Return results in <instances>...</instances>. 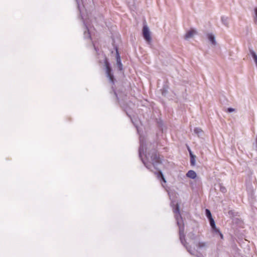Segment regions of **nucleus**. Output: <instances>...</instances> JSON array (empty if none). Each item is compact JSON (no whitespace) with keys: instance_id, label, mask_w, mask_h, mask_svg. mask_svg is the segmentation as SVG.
Listing matches in <instances>:
<instances>
[{"instance_id":"nucleus-1","label":"nucleus","mask_w":257,"mask_h":257,"mask_svg":"<svg viewBox=\"0 0 257 257\" xmlns=\"http://www.w3.org/2000/svg\"><path fill=\"white\" fill-rule=\"evenodd\" d=\"M173 212L175 214V217L176 219L178 225H181L182 222V218L180 214L179 206L178 204H176Z\"/></svg>"},{"instance_id":"nucleus-2","label":"nucleus","mask_w":257,"mask_h":257,"mask_svg":"<svg viewBox=\"0 0 257 257\" xmlns=\"http://www.w3.org/2000/svg\"><path fill=\"white\" fill-rule=\"evenodd\" d=\"M104 64H105V66L106 68V73L107 76L109 78L110 81L112 83H113L114 77H113V74L111 73V69L109 66V62H108V61L106 59H105V60Z\"/></svg>"},{"instance_id":"nucleus-3","label":"nucleus","mask_w":257,"mask_h":257,"mask_svg":"<svg viewBox=\"0 0 257 257\" xmlns=\"http://www.w3.org/2000/svg\"><path fill=\"white\" fill-rule=\"evenodd\" d=\"M143 35L144 39L148 42H150L151 41V37L149 28L147 25H144L143 28Z\"/></svg>"},{"instance_id":"nucleus-4","label":"nucleus","mask_w":257,"mask_h":257,"mask_svg":"<svg viewBox=\"0 0 257 257\" xmlns=\"http://www.w3.org/2000/svg\"><path fill=\"white\" fill-rule=\"evenodd\" d=\"M151 161L152 162V163L153 164L155 163H161V160L159 157V155L158 153L156 151L155 152L153 153L151 156Z\"/></svg>"},{"instance_id":"nucleus-5","label":"nucleus","mask_w":257,"mask_h":257,"mask_svg":"<svg viewBox=\"0 0 257 257\" xmlns=\"http://www.w3.org/2000/svg\"><path fill=\"white\" fill-rule=\"evenodd\" d=\"M196 31L195 30L191 29L188 31L185 35V39H187L192 38L195 34H196Z\"/></svg>"},{"instance_id":"nucleus-6","label":"nucleus","mask_w":257,"mask_h":257,"mask_svg":"<svg viewBox=\"0 0 257 257\" xmlns=\"http://www.w3.org/2000/svg\"><path fill=\"white\" fill-rule=\"evenodd\" d=\"M186 176L191 179L196 178L197 175L196 172L193 170H189L186 174Z\"/></svg>"},{"instance_id":"nucleus-7","label":"nucleus","mask_w":257,"mask_h":257,"mask_svg":"<svg viewBox=\"0 0 257 257\" xmlns=\"http://www.w3.org/2000/svg\"><path fill=\"white\" fill-rule=\"evenodd\" d=\"M190 156V163L192 166L195 165V156L193 155L191 151L189 149Z\"/></svg>"},{"instance_id":"nucleus-8","label":"nucleus","mask_w":257,"mask_h":257,"mask_svg":"<svg viewBox=\"0 0 257 257\" xmlns=\"http://www.w3.org/2000/svg\"><path fill=\"white\" fill-rule=\"evenodd\" d=\"M209 221H210V225L211 226V227L216 231V232H219V230L217 228H216V226H215V222L213 220V219L212 218H210L209 219Z\"/></svg>"},{"instance_id":"nucleus-9","label":"nucleus","mask_w":257,"mask_h":257,"mask_svg":"<svg viewBox=\"0 0 257 257\" xmlns=\"http://www.w3.org/2000/svg\"><path fill=\"white\" fill-rule=\"evenodd\" d=\"M179 226H180L181 225H179ZM179 233H180V240L182 242H183V240H185V235H184V233L183 229L182 230L181 229V227H180Z\"/></svg>"},{"instance_id":"nucleus-10","label":"nucleus","mask_w":257,"mask_h":257,"mask_svg":"<svg viewBox=\"0 0 257 257\" xmlns=\"http://www.w3.org/2000/svg\"><path fill=\"white\" fill-rule=\"evenodd\" d=\"M208 38L209 40L213 44H215V38L214 36L211 34H209L208 35Z\"/></svg>"},{"instance_id":"nucleus-11","label":"nucleus","mask_w":257,"mask_h":257,"mask_svg":"<svg viewBox=\"0 0 257 257\" xmlns=\"http://www.w3.org/2000/svg\"><path fill=\"white\" fill-rule=\"evenodd\" d=\"M206 242H199L196 244V246L198 248H202L205 247L206 246Z\"/></svg>"},{"instance_id":"nucleus-12","label":"nucleus","mask_w":257,"mask_h":257,"mask_svg":"<svg viewBox=\"0 0 257 257\" xmlns=\"http://www.w3.org/2000/svg\"><path fill=\"white\" fill-rule=\"evenodd\" d=\"M250 52L254 59L255 63L257 64V55H256L255 53L252 50H250Z\"/></svg>"},{"instance_id":"nucleus-13","label":"nucleus","mask_w":257,"mask_h":257,"mask_svg":"<svg viewBox=\"0 0 257 257\" xmlns=\"http://www.w3.org/2000/svg\"><path fill=\"white\" fill-rule=\"evenodd\" d=\"M206 216L208 217V218L209 219L210 218H212V215H211V212L210 211H209V209H206Z\"/></svg>"},{"instance_id":"nucleus-14","label":"nucleus","mask_w":257,"mask_h":257,"mask_svg":"<svg viewBox=\"0 0 257 257\" xmlns=\"http://www.w3.org/2000/svg\"><path fill=\"white\" fill-rule=\"evenodd\" d=\"M163 176H164L163 174V173H162V172L161 171H159L158 173V177H160L161 178V177H163Z\"/></svg>"},{"instance_id":"nucleus-15","label":"nucleus","mask_w":257,"mask_h":257,"mask_svg":"<svg viewBox=\"0 0 257 257\" xmlns=\"http://www.w3.org/2000/svg\"><path fill=\"white\" fill-rule=\"evenodd\" d=\"M234 111V109H233L232 108H228L227 109V112H232V111Z\"/></svg>"},{"instance_id":"nucleus-16","label":"nucleus","mask_w":257,"mask_h":257,"mask_svg":"<svg viewBox=\"0 0 257 257\" xmlns=\"http://www.w3.org/2000/svg\"><path fill=\"white\" fill-rule=\"evenodd\" d=\"M117 61L118 63H120V58H119V55L118 54L117 52Z\"/></svg>"},{"instance_id":"nucleus-17","label":"nucleus","mask_w":257,"mask_h":257,"mask_svg":"<svg viewBox=\"0 0 257 257\" xmlns=\"http://www.w3.org/2000/svg\"><path fill=\"white\" fill-rule=\"evenodd\" d=\"M161 179L162 180V181L164 182V183H166V181L164 178V177L163 176V177H161Z\"/></svg>"},{"instance_id":"nucleus-18","label":"nucleus","mask_w":257,"mask_h":257,"mask_svg":"<svg viewBox=\"0 0 257 257\" xmlns=\"http://www.w3.org/2000/svg\"><path fill=\"white\" fill-rule=\"evenodd\" d=\"M218 232L219 233V234H220V235L221 238H223V235H222V234L221 232H220V231H219V232Z\"/></svg>"},{"instance_id":"nucleus-19","label":"nucleus","mask_w":257,"mask_h":257,"mask_svg":"<svg viewBox=\"0 0 257 257\" xmlns=\"http://www.w3.org/2000/svg\"><path fill=\"white\" fill-rule=\"evenodd\" d=\"M254 13L255 14V15L257 16V8L254 9Z\"/></svg>"},{"instance_id":"nucleus-20","label":"nucleus","mask_w":257,"mask_h":257,"mask_svg":"<svg viewBox=\"0 0 257 257\" xmlns=\"http://www.w3.org/2000/svg\"><path fill=\"white\" fill-rule=\"evenodd\" d=\"M188 251L190 252L191 253H192L191 250L190 249H188Z\"/></svg>"}]
</instances>
